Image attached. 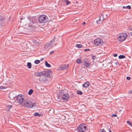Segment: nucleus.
<instances>
[{"label": "nucleus", "mask_w": 132, "mask_h": 132, "mask_svg": "<svg viewBox=\"0 0 132 132\" xmlns=\"http://www.w3.org/2000/svg\"><path fill=\"white\" fill-rule=\"evenodd\" d=\"M36 105L35 103H33L29 100L26 101L25 100L23 103V106L24 107L32 108L34 106H35Z\"/></svg>", "instance_id": "1"}, {"label": "nucleus", "mask_w": 132, "mask_h": 132, "mask_svg": "<svg viewBox=\"0 0 132 132\" xmlns=\"http://www.w3.org/2000/svg\"><path fill=\"white\" fill-rule=\"evenodd\" d=\"M38 21L40 23H44L48 21V18L44 15H43L40 16L38 18Z\"/></svg>", "instance_id": "2"}, {"label": "nucleus", "mask_w": 132, "mask_h": 132, "mask_svg": "<svg viewBox=\"0 0 132 132\" xmlns=\"http://www.w3.org/2000/svg\"><path fill=\"white\" fill-rule=\"evenodd\" d=\"M86 125L82 123L79 125L78 127V131L80 132H84L86 131L87 128Z\"/></svg>", "instance_id": "3"}, {"label": "nucleus", "mask_w": 132, "mask_h": 132, "mask_svg": "<svg viewBox=\"0 0 132 132\" xmlns=\"http://www.w3.org/2000/svg\"><path fill=\"white\" fill-rule=\"evenodd\" d=\"M27 18L30 21V24H37V18L35 16H28Z\"/></svg>", "instance_id": "4"}, {"label": "nucleus", "mask_w": 132, "mask_h": 132, "mask_svg": "<svg viewBox=\"0 0 132 132\" xmlns=\"http://www.w3.org/2000/svg\"><path fill=\"white\" fill-rule=\"evenodd\" d=\"M16 100L17 102L20 104L23 105V103L25 101L24 100V97L22 95H19L17 97Z\"/></svg>", "instance_id": "5"}, {"label": "nucleus", "mask_w": 132, "mask_h": 132, "mask_svg": "<svg viewBox=\"0 0 132 132\" xmlns=\"http://www.w3.org/2000/svg\"><path fill=\"white\" fill-rule=\"evenodd\" d=\"M94 43L96 46H101L103 43V40L101 39L97 38L95 40Z\"/></svg>", "instance_id": "6"}, {"label": "nucleus", "mask_w": 132, "mask_h": 132, "mask_svg": "<svg viewBox=\"0 0 132 132\" xmlns=\"http://www.w3.org/2000/svg\"><path fill=\"white\" fill-rule=\"evenodd\" d=\"M127 36V35L126 33L121 34L119 37L118 40L120 42H122L125 40Z\"/></svg>", "instance_id": "7"}, {"label": "nucleus", "mask_w": 132, "mask_h": 132, "mask_svg": "<svg viewBox=\"0 0 132 132\" xmlns=\"http://www.w3.org/2000/svg\"><path fill=\"white\" fill-rule=\"evenodd\" d=\"M5 18L3 16H0V27L5 26Z\"/></svg>", "instance_id": "8"}, {"label": "nucleus", "mask_w": 132, "mask_h": 132, "mask_svg": "<svg viewBox=\"0 0 132 132\" xmlns=\"http://www.w3.org/2000/svg\"><path fill=\"white\" fill-rule=\"evenodd\" d=\"M89 60H88L87 59H84V61L83 62L84 63V65H85L86 67L89 68L90 66V63L89 62Z\"/></svg>", "instance_id": "9"}, {"label": "nucleus", "mask_w": 132, "mask_h": 132, "mask_svg": "<svg viewBox=\"0 0 132 132\" xmlns=\"http://www.w3.org/2000/svg\"><path fill=\"white\" fill-rule=\"evenodd\" d=\"M111 24H110V23H107L106 24L107 26L112 28L115 26L116 25V23L115 22L112 21L111 22Z\"/></svg>", "instance_id": "10"}, {"label": "nucleus", "mask_w": 132, "mask_h": 132, "mask_svg": "<svg viewBox=\"0 0 132 132\" xmlns=\"http://www.w3.org/2000/svg\"><path fill=\"white\" fill-rule=\"evenodd\" d=\"M53 46V44L52 43H47L46 44V45L44 46L45 48L46 49H50L52 46Z\"/></svg>", "instance_id": "11"}, {"label": "nucleus", "mask_w": 132, "mask_h": 132, "mask_svg": "<svg viewBox=\"0 0 132 132\" xmlns=\"http://www.w3.org/2000/svg\"><path fill=\"white\" fill-rule=\"evenodd\" d=\"M43 71L38 72L34 73L35 75L37 77L42 76L43 75Z\"/></svg>", "instance_id": "12"}, {"label": "nucleus", "mask_w": 132, "mask_h": 132, "mask_svg": "<svg viewBox=\"0 0 132 132\" xmlns=\"http://www.w3.org/2000/svg\"><path fill=\"white\" fill-rule=\"evenodd\" d=\"M69 95L67 93H65L63 95L62 97V98L64 100H66L69 98Z\"/></svg>", "instance_id": "13"}, {"label": "nucleus", "mask_w": 132, "mask_h": 132, "mask_svg": "<svg viewBox=\"0 0 132 132\" xmlns=\"http://www.w3.org/2000/svg\"><path fill=\"white\" fill-rule=\"evenodd\" d=\"M37 24H30L28 27V28L30 30H32L35 28V26Z\"/></svg>", "instance_id": "14"}, {"label": "nucleus", "mask_w": 132, "mask_h": 132, "mask_svg": "<svg viewBox=\"0 0 132 132\" xmlns=\"http://www.w3.org/2000/svg\"><path fill=\"white\" fill-rule=\"evenodd\" d=\"M43 75H44L45 77H50V75L48 73V72H47V71H43Z\"/></svg>", "instance_id": "15"}, {"label": "nucleus", "mask_w": 132, "mask_h": 132, "mask_svg": "<svg viewBox=\"0 0 132 132\" xmlns=\"http://www.w3.org/2000/svg\"><path fill=\"white\" fill-rule=\"evenodd\" d=\"M89 85L90 83L89 82H86L82 85V86L85 88H87L89 86Z\"/></svg>", "instance_id": "16"}, {"label": "nucleus", "mask_w": 132, "mask_h": 132, "mask_svg": "<svg viewBox=\"0 0 132 132\" xmlns=\"http://www.w3.org/2000/svg\"><path fill=\"white\" fill-rule=\"evenodd\" d=\"M68 68V65H64L62 66L60 70H65L67 69Z\"/></svg>", "instance_id": "17"}, {"label": "nucleus", "mask_w": 132, "mask_h": 132, "mask_svg": "<svg viewBox=\"0 0 132 132\" xmlns=\"http://www.w3.org/2000/svg\"><path fill=\"white\" fill-rule=\"evenodd\" d=\"M12 107V106L10 105H6V110L7 111L10 110L11 108Z\"/></svg>", "instance_id": "18"}, {"label": "nucleus", "mask_w": 132, "mask_h": 132, "mask_svg": "<svg viewBox=\"0 0 132 132\" xmlns=\"http://www.w3.org/2000/svg\"><path fill=\"white\" fill-rule=\"evenodd\" d=\"M34 115L35 116H38V117H41L43 116L42 114H39L38 112H36L34 113Z\"/></svg>", "instance_id": "19"}, {"label": "nucleus", "mask_w": 132, "mask_h": 132, "mask_svg": "<svg viewBox=\"0 0 132 132\" xmlns=\"http://www.w3.org/2000/svg\"><path fill=\"white\" fill-rule=\"evenodd\" d=\"M45 65L46 66L48 67H51V65L48 63L47 61L45 62Z\"/></svg>", "instance_id": "20"}, {"label": "nucleus", "mask_w": 132, "mask_h": 132, "mask_svg": "<svg viewBox=\"0 0 132 132\" xmlns=\"http://www.w3.org/2000/svg\"><path fill=\"white\" fill-rule=\"evenodd\" d=\"M76 46L78 48H81L83 47V46L81 44H77L76 45Z\"/></svg>", "instance_id": "21"}, {"label": "nucleus", "mask_w": 132, "mask_h": 132, "mask_svg": "<svg viewBox=\"0 0 132 132\" xmlns=\"http://www.w3.org/2000/svg\"><path fill=\"white\" fill-rule=\"evenodd\" d=\"M27 65L29 68L30 69L31 67V64L30 62H28L27 63Z\"/></svg>", "instance_id": "22"}, {"label": "nucleus", "mask_w": 132, "mask_h": 132, "mask_svg": "<svg viewBox=\"0 0 132 132\" xmlns=\"http://www.w3.org/2000/svg\"><path fill=\"white\" fill-rule=\"evenodd\" d=\"M56 37H54L53 38L52 40L51 41L50 43H52L53 45V43L54 42L55 40L56 39Z\"/></svg>", "instance_id": "23"}, {"label": "nucleus", "mask_w": 132, "mask_h": 132, "mask_svg": "<svg viewBox=\"0 0 132 132\" xmlns=\"http://www.w3.org/2000/svg\"><path fill=\"white\" fill-rule=\"evenodd\" d=\"M119 59H122L125 58V56L123 55H120L119 56Z\"/></svg>", "instance_id": "24"}, {"label": "nucleus", "mask_w": 132, "mask_h": 132, "mask_svg": "<svg viewBox=\"0 0 132 132\" xmlns=\"http://www.w3.org/2000/svg\"><path fill=\"white\" fill-rule=\"evenodd\" d=\"M76 63L78 64H80L81 63V60L79 59H78L76 60Z\"/></svg>", "instance_id": "25"}, {"label": "nucleus", "mask_w": 132, "mask_h": 132, "mask_svg": "<svg viewBox=\"0 0 132 132\" xmlns=\"http://www.w3.org/2000/svg\"><path fill=\"white\" fill-rule=\"evenodd\" d=\"M77 93L78 94L81 95L82 94V92L80 90H77Z\"/></svg>", "instance_id": "26"}, {"label": "nucleus", "mask_w": 132, "mask_h": 132, "mask_svg": "<svg viewBox=\"0 0 132 132\" xmlns=\"http://www.w3.org/2000/svg\"><path fill=\"white\" fill-rule=\"evenodd\" d=\"M33 92V90L32 89H30L28 92V94L29 95H31Z\"/></svg>", "instance_id": "27"}, {"label": "nucleus", "mask_w": 132, "mask_h": 132, "mask_svg": "<svg viewBox=\"0 0 132 132\" xmlns=\"http://www.w3.org/2000/svg\"><path fill=\"white\" fill-rule=\"evenodd\" d=\"M41 80L42 81H45L47 80V78L46 77H44L41 79Z\"/></svg>", "instance_id": "28"}, {"label": "nucleus", "mask_w": 132, "mask_h": 132, "mask_svg": "<svg viewBox=\"0 0 132 132\" xmlns=\"http://www.w3.org/2000/svg\"><path fill=\"white\" fill-rule=\"evenodd\" d=\"M40 62V61L38 60H36L35 61L34 63L36 64H38Z\"/></svg>", "instance_id": "29"}, {"label": "nucleus", "mask_w": 132, "mask_h": 132, "mask_svg": "<svg viewBox=\"0 0 132 132\" xmlns=\"http://www.w3.org/2000/svg\"><path fill=\"white\" fill-rule=\"evenodd\" d=\"M127 123L129 125L131 126H132V123H131V122L129 121H127Z\"/></svg>", "instance_id": "30"}, {"label": "nucleus", "mask_w": 132, "mask_h": 132, "mask_svg": "<svg viewBox=\"0 0 132 132\" xmlns=\"http://www.w3.org/2000/svg\"><path fill=\"white\" fill-rule=\"evenodd\" d=\"M65 1L67 2H66V5H68L69 4H70L71 3V2L67 0Z\"/></svg>", "instance_id": "31"}, {"label": "nucleus", "mask_w": 132, "mask_h": 132, "mask_svg": "<svg viewBox=\"0 0 132 132\" xmlns=\"http://www.w3.org/2000/svg\"><path fill=\"white\" fill-rule=\"evenodd\" d=\"M5 88H6L4 86H0V89H5Z\"/></svg>", "instance_id": "32"}, {"label": "nucleus", "mask_w": 132, "mask_h": 132, "mask_svg": "<svg viewBox=\"0 0 132 132\" xmlns=\"http://www.w3.org/2000/svg\"><path fill=\"white\" fill-rule=\"evenodd\" d=\"M47 72H48V73L49 74V73H52V71L51 70H48L47 71Z\"/></svg>", "instance_id": "33"}, {"label": "nucleus", "mask_w": 132, "mask_h": 132, "mask_svg": "<svg viewBox=\"0 0 132 132\" xmlns=\"http://www.w3.org/2000/svg\"><path fill=\"white\" fill-rule=\"evenodd\" d=\"M126 7L127 8L129 9H131V7L130 5H128L127 6H126Z\"/></svg>", "instance_id": "34"}, {"label": "nucleus", "mask_w": 132, "mask_h": 132, "mask_svg": "<svg viewBox=\"0 0 132 132\" xmlns=\"http://www.w3.org/2000/svg\"><path fill=\"white\" fill-rule=\"evenodd\" d=\"M101 21V19H100L96 21V23H97L98 24H99L100 23L99 22Z\"/></svg>", "instance_id": "35"}, {"label": "nucleus", "mask_w": 132, "mask_h": 132, "mask_svg": "<svg viewBox=\"0 0 132 132\" xmlns=\"http://www.w3.org/2000/svg\"><path fill=\"white\" fill-rule=\"evenodd\" d=\"M92 58L93 60H94L96 58V56H93L92 57Z\"/></svg>", "instance_id": "36"}, {"label": "nucleus", "mask_w": 132, "mask_h": 132, "mask_svg": "<svg viewBox=\"0 0 132 132\" xmlns=\"http://www.w3.org/2000/svg\"><path fill=\"white\" fill-rule=\"evenodd\" d=\"M117 116V115L116 114H113L112 115V117H116Z\"/></svg>", "instance_id": "37"}, {"label": "nucleus", "mask_w": 132, "mask_h": 132, "mask_svg": "<svg viewBox=\"0 0 132 132\" xmlns=\"http://www.w3.org/2000/svg\"><path fill=\"white\" fill-rule=\"evenodd\" d=\"M128 80H130L131 79V78L129 76H128L126 78Z\"/></svg>", "instance_id": "38"}, {"label": "nucleus", "mask_w": 132, "mask_h": 132, "mask_svg": "<svg viewBox=\"0 0 132 132\" xmlns=\"http://www.w3.org/2000/svg\"><path fill=\"white\" fill-rule=\"evenodd\" d=\"M90 49L89 48H87V49H85L84 50V51H86H86H90Z\"/></svg>", "instance_id": "39"}, {"label": "nucleus", "mask_w": 132, "mask_h": 132, "mask_svg": "<svg viewBox=\"0 0 132 132\" xmlns=\"http://www.w3.org/2000/svg\"><path fill=\"white\" fill-rule=\"evenodd\" d=\"M54 51H52L50 52V55L52 54L53 53H54Z\"/></svg>", "instance_id": "40"}, {"label": "nucleus", "mask_w": 132, "mask_h": 132, "mask_svg": "<svg viewBox=\"0 0 132 132\" xmlns=\"http://www.w3.org/2000/svg\"><path fill=\"white\" fill-rule=\"evenodd\" d=\"M118 55L116 53L113 54V56L115 57H116Z\"/></svg>", "instance_id": "41"}, {"label": "nucleus", "mask_w": 132, "mask_h": 132, "mask_svg": "<svg viewBox=\"0 0 132 132\" xmlns=\"http://www.w3.org/2000/svg\"><path fill=\"white\" fill-rule=\"evenodd\" d=\"M115 64L117 65H119V62H116L115 63Z\"/></svg>", "instance_id": "42"}, {"label": "nucleus", "mask_w": 132, "mask_h": 132, "mask_svg": "<svg viewBox=\"0 0 132 132\" xmlns=\"http://www.w3.org/2000/svg\"><path fill=\"white\" fill-rule=\"evenodd\" d=\"M129 29L130 31L132 30V27L129 28Z\"/></svg>", "instance_id": "43"}, {"label": "nucleus", "mask_w": 132, "mask_h": 132, "mask_svg": "<svg viewBox=\"0 0 132 132\" xmlns=\"http://www.w3.org/2000/svg\"><path fill=\"white\" fill-rule=\"evenodd\" d=\"M108 129L109 132H112V131L110 128H109Z\"/></svg>", "instance_id": "44"}, {"label": "nucleus", "mask_w": 132, "mask_h": 132, "mask_svg": "<svg viewBox=\"0 0 132 132\" xmlns=\"http://www.w3.org/2000/svg\"><path fill=\"white\" fill-rule=\"evenodd\" d=\"M86 22H84L82 23V25H84L85 24H86Z\"/></svg>", "instance_id": "45"}, {"label": "nucleus", "mask_w": 132, "mask_h": 132, "mask_svg": "<svg viewBox=\"0 0 132 132\" xmlns=\"http://www.w3.org/2000/svg\"><path fill=\"white\" fill-rule=\"evenodd\" d=\"M129 93L132 94V90L130 91Z\"/></svg>", "instance_id": "46"}, {"label": "nucleus", "mask_w": 132, "mask_h": 132, "mask_svg": "<svg viewBox=\"0 0 132 132\" xmlns=\"http://www.w3.org/2000/svg\"><path fill=\"white\" fill-rule=\"evenodd\" d=\"M123 8H127V7H126V6H123Z\"/></svg>", "instance_id": "47"}, {"label": "nucleus", "mask_w": 132, "mask_h": 132, "mask_svg": "<svg viewBox=\"0 0 132 132\" xmlns=\"http://www.w3.org/2000/svg\"><path fill=\"white\" fill-rule=\"evenodd\" d=\"M23 19V18H22V17L21 18V20H22V19Z\"/></svg>", "instance_id": "48"}, {"label": "nucleus", "mask_w": 132, "mask_h": 132, "mask_svg": "<svg viewBox=\"0 0 132 132\" xmlns=\"http://www.w3.org/2000/svg\"><path fill=\"white\" fill-rule=\"evenodd\" d=\"M130 34L131 36H132V32H130Z\"/></svg>", "instance_id": "49"}, {"label": "nucleus", "mask_w": 132, "mask_h": 132, "mask_svg": "<svg viewBox=\"0 0 132 132\" xmlns=\"http://www.w3.org/2000/svg\"><path fill=\"white\" fill-rule=\"evenodd\" d=\"M76 3H77V4L78 3V2H77V1H76Z\"/></svg>", "instance_id": "50"}, {"label": "nucleus", "mask_w": 132, "mask_h": 132, "mask_svg": "<svg viewBox=\"0 0 132 132\" xmlns=\"http://www.w3.org/2000/svg\"><path fill=\"white\" fill-rule=\"evenodd\" d=\"M43 59H41V61H42L43 60Z\"/></svg>", "instance_id": "51"}, {"label": "nucleus", "mask_w": 132, "mask_h": 132, "mask_svg": "<svg viewBox=\"0 0 132 132\" xmlns=\"http://www.w3.org/2000/svg\"><path fill=\"white\" fill-rule=\"evenodd\" d=\"M119 111H120H120H121V110H120Z\"/></svg>", "instance_id": "52"}, {"label": "nucleus", "mask_w": 132, "mask_h": 132, "mask_svg": "<svg viewBox=\"0 0 132 132\" xmlns=\"http://www.w3.org/2000/svg\"><path fill=\"white\" fill-rule=\"evenodd\" d=\"M59 96H57L58 98H59Z\"/></svg>", "instance_id": "53"}, {"label": "nucleus", "mask_w": 132, "mask_h": 132, "mask_svg": "<svg viewBox=\"0 0 132 132\" xmlns=\"http://www.w3.org/2000/svg\"><path fill=\"white\" fill-rule=\"evenodd\" d=\"M56 45V44H55V45Z\"/></svg>", "instance_id": "54"}]
</instances>
